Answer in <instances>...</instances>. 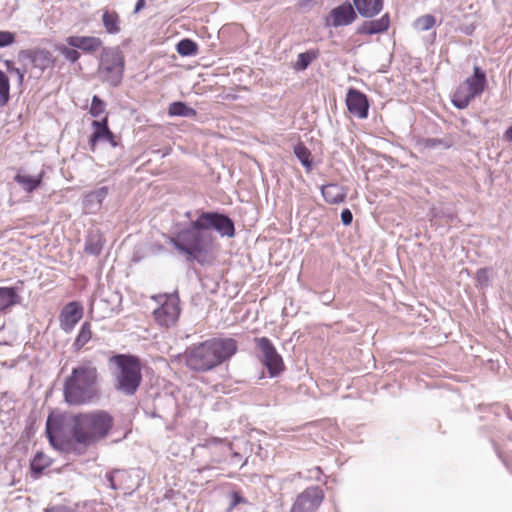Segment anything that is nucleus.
Segmentation results:
<instances>
[{
	"label": "nucleus",
	"instance_id": "f257e3e1",
	"mask_svg": "<svg viewBox=\"0 0 512 512\" xmlns=\"http://www.w3.org/2000/svg\"><path fill=\"white\" fill-rule=\"evenodd\" d=\"M213 232L222 238H233L236 235L234 220L222 211L199 210L194 220L179 228L169 238V243L187 261L205 266L213 262L218 247Z\"/></svg>",
	"mask_w": 512,
	"mask_h": 512
},
{
	"label": "nucleus",
	"instance_id": "f03ea898",
	"mask_svg": "<svg viewBox=\"0 0 512 512\" xmlns=\"http://www.w3.org/2000/svg\"><path fill=\"white\" fill-rule=\"evenodd\" d=\"M237 350L234 338L214 337L188 347L184 352L185 365L194 372H208L229 360Z\"/></svg>",
	"mask_w": 512,
	"mask_h": 512
},
{
	"label": "nucleus",
	"instance_id": "7ed1b4c3",
	"mask_svg": "<svg viewBox=\"0 0 512 512\" xmlns=\"http://www.w3.org/2000/svg\"><path fill=\"white\" fill-rule=\"evenodd\" d=\"M98 377V369L90 360L73 367L63 385L65 402L77 406L91 403L98 394Z\"/></svg>",
	"mask_w": 512,
	"mask_h": 512
},
{
	"label": "nucleus",
	"instance_id": "20e7f679",
	"mask_svg": "<svg viewBox=\"0 0 512 512\" xmlns=\"http://www.w3.org/2000/svg\"><path fill=\"white\" fill-rule=\"evenodd\" d=\"M114 425L113 416L106 410H94L74 414L71 436L74 441L90 446L106 438Z\"/></svg>",
	"mask_w": 512,
	"mask_h": 512
},
{
	"label": "nucleus",
	"instance_id": "39448f33",
	"mask_svg": "<svg viewBox=\"0 0 512 512\" xmlns=\"http://www.w3.org/2000/svg\"><path fill=\"white\" fill-rule=\"evenodd\" d=\"M109 365L115 366L112 372L114 388L126 395H134L142 382V366L138 356L128 353H117L109 358Z\"/></svg>",
	"mask_w": 512,
	"mask_h": 512
},
{
	"label": "nucleus",
	"instance_id": "423d86ee",
	"mask_svg": "<svg viewBox=\"0 0 512 512\" xmlns=\"http://www.w3.org/2000/svg\"><path fill=\"white\" fill-rule=\"evenodd\" d=\"M74 425V414L51 412L46 420L45 433L50 445L57 451L69 453L74 449L73 437L67 430Z\"/></svg>",
	"mask_w": 512,
	"mask_h": 512
},
{
	"label": "nucleus",
	"instance_id": "0eeeda50",
	"mask_svg": "<svg viewBox=\"0 0 512 512\" xmlns=\"http://www.w3.org/2000/svg\"><path fill=\"white\" fill-rule=\"evenodd\" d=\"M124 70L125 58L122 51L118 47H104L99 60L98 78L115 88L122 83Z\"/></svg>",
	"mask_w": 512,
	"mask_h": 512
},
{
	"label": "nucleus",
	"instance_id": "6e6552de",
	"mask_svg": "<svg viewBox=\"0 0 512 512\" xmlns=\"http://www.w3.org/2000/svg\"><path fill=\"white\" fill-rule=\"evenodd\" d=\"M486 72L479 66L473 67L471 76L460 84L451 96V103L457 109H465L470 102L480 96L487 87Z\"/></svg>",
	"mask_w": 512,
	"mask_h": 512
},
{
	"label": "nucleus",
	"instance_id": "1a4fd4ad",
	"mask_svg": "<svg viewBox=\"0 0 512 512\" xmlns=\"http://www.w3.org/2000/svg\"><path fill=\"white\" fill-rule=\"evenodd\" d=\"M254 342L255 348L260 352L259 360L267 369L270 378L278 377L285 370V365L273 342L265 336L256 337Z\"/></svg>",
	"mask_w": 512,
	"mask_h": 512
},
{
	"label": "nucleus",
	"instance_id": "9d476101",
	"mask_svg": "<svg viewBox=\"0 0 512 512\" xmlns=\"http://www.w3.org/2000/svg\"><path fill=\"white\" fill-rule=\"evenodd\" d=\"M160 305L153 311L154 320L162 327L169 328L176 324L181 314L178 292L159 295Z\"/></svg>",
	"mask_w": 512,
	"mask_h": 512
},
{
	"label": "nucleus",
	"instance_id": "9b49d317",
	"mask_svg": "<svg viewBox=\"0 0 512 512\" xmlns=\"http://www.w3.org/2000/svg\"><path fill=\"white\" fill-rule=\"evenodd\" d=\"M92 133L88 138V145L91 152L96 151L99 143H108L110 147L123 149L121 138L112 132L109 127L108 116H104L100 120H93L91 123Z\"/></svg>",
	"mask_w": 512,
	"mask_h": 512
},
{
	"label": "nucleus",
	"instance_id": "f8f14e48",
	"mask_svg": "<svg viewBox=\"0 0 512 512\" xmlns=\"http://www.w3.org/2000/svg\"><path fill=\"white\" fill-rule=\"evenodd\" d=\"M325 497L320 486H309L297 495L290 512H316Z\"/></svg>",
	"mask_w": 512,
	"mask_h": 512
},
{
	"label": "nucleus",
	"instance_id": "ddd939ff",
	"mask_svg": "<svg viewBox=\"0 0 512 512\" xmlns=\"http://www.w3.org/2000/svg\"><path fill=\"white\" fill-rule=\"evenodd\" d=\"M18 59L20 61L28 60L32 64L33 69L39 72V76L48 68L55 66V59L52 53L42 48L20 50L18 52Z\"/></svg>",
	"mask_w": 512,
	"mask_h": 512
},
{
	"label": "nucleus",
	"instance_id": "4468645a",
	"mask_svg": "<svg viewBox=\"0 0 512 512\" xmlns=\"http://www.w3.org/2000/svg\"><path fill=\"white\" fill-rule=\"evenodd\" d=\"M357 13L354 5L345 1L330 10L326 18V26L333 28L348 26L357 19Z\"/></svg>",
	"mask_w": 512,
	"mask_h": 512
},
{
	"label": "nucleus",
	"instance_id": "2eb2a0df",
	"mask_svg": "<svg viewBox=\"0 0 512 512\" xmlns=\"http://www.w3.org/2000/svg\"><path fill=\"white\" fill-rule=\"evenodd\" d=\"M84 308L79 301L68 302L60 311L59 325L63 332L71 333L82 319Z\"/></svg>",
	"mask_w": 512,
	"mask_h": 512
},
{
	"label": "nucleus",
	"instance_id": "dca6fc26",
	"mask_svg": "<svg viewBox=\"0 0 512 512\" xmlns=\"http://www.w3.org/2000/svg\"><path fill=\"white\" fill-rule=\"evenodd\" d=\"M346 106L350 114L366 119L369 114V100L366 94L355 88H349L346 94Z\"/></svg>",
	"mask_w": 512,
	"mask_h": 512
},
{
	"label": "nucleus",
	"instance_id": "f3484780",
	"mask_svg": "<svg viewBox=\"0 0 512 512\" xmlns=\"http://www.w3.org/2000/svg\"><path fill=\"white\" fill-rule=\"evenodd\" d=\"M109 189L107 186L99 187L86 193L82 200V209L85 214H96L100 211L103 201L107 197Z\"/></svg>",
	"mask_w": 512,
	"mask_h": 512
},
{
	"label": "nucleus",
	"instance_id": "a211bd4d",
	"mask_svg": "<svg viewBox=\"0 0 512 512\" xmlns=\"http://www.w3.org/2000/svg\"><path fill=\"white\" fill-rule=\"evenodd\" d=\"M66 43L75 49L85 53H93L102 46V40L95 36L72 35L66 38Z\"/></svg>",
	"mask_w": 512,
	"mask_h": 512
},
{
	"label": "nucleus",
	"instance_id": "6ab92c4d",
	"mask_svg": "<svg viewBox=\"0 0 512 512\" xmlns=\"http://www.w3.org/2000/svg\"><path fill=\"white\" fill-rule=\"evenodd\" d=\"M321 195L328 204L343 203L347 196V189L338 183L324 184L320 188Z\"/></svg>",
	"mask_w": 512,
	"mask_h": 512
},
{
	"label": "nucleus",
	"instance_id": "aec40b11",
	"mask_svg": "<svg viewBox=\"0 0 512 512\" xmlns=\"http://www.w3.org/2000/svg\"><path fill=\"white\" fill-rule=\"evenodd\" d=\"M390 25L389 15L386 13L379 19L365 21L357 28L358 34L375 35L386 32Z\"/></svg>",
	"mask_w": 512,
	"mask_h": 512
},
{
	"label": "nucleus",
	"instance_id": "412c9836",
	"mask_svg": "<svg viewBox=\"0 0 512 512\" xmlns=\"http://www.w3.org/2000/svg\"><path fill=\"white\" fill-rule=\"evenodd\" d=\"M353 5L361 17L373 18L383 9V0H353Z\"/></svg>",
	"mask_w": 512,
	"mask_h": 512
},
{
	"label": "nucleus",
	"instance_id": "4be33fe9",
	"mask_svg": "<svg viewBox=\"0 0 512 512\" xmlns=\"http://www.w3.org/2000/svg\"><path fill=\"white\" fill-rule=\"evenodd\" d=\"M105 239L99 230H90L85 237L84 252L88 255L98 256L103 250Z\"/></svg>",
	"mask_w": 512,
	"mask_h": 512
},
{
	"label": "nucleus",
	"instance_id": "5701e85b",
	"mask_svg": "<svg viewBox=\"0 0 512 512\" xmlns=\"http://www.w3.org/2000/svg\"><path fill=\"white\" fill-rule=\"evenodd\" d=\"M22 297L15 286L0 287V312H3L15 305L20 304Z\"/></svg>",
	"mask_w": 512,
	"mask_h": 512
},
{
	"label": "nucleus",
	"instance_id": "b1692460",
	"mask_svg": "<svg viewBox=\"0 0 512 512\" xmlns=\"http://www.w3.org/2000/svg\"><path fill=\"white\" fill-rule=\"evenodd\" d=\"M44 174V171H41L36 176L18 173L15 175L14 181L18 183L26 193H32L40 187Z\"/></svg>",
	"mask_w": 512,
	"mask_h": 512
},
{
	"label": "nucleus",
	"instance_id": "393cba45",
	"mask_svg": "<svg viewBox=\"0 0 512 512\" xmlns=\"http://www.w3.org/2000/svg\"><path fill=\"white\" fill-rule=\"evenodd\" d=\"M51 465V459L42 451H37L30 461V472L33 479H38L46 468Z\"/></svg>",
	"mask_w": 512,
	"mask_h": 512
},
{
	"label": "nucleus",
	"instance_id": "a878e982",
	"mask_svg": "<svg viewBox=\"0 0 512 512\" xmlns=\"http://www.w3.org/2000/svg\"><path fill=\"white\" fill-rule=\"evenodd\" d=\"M168 115L171 117L194 118L197 115V111L188 106L184 101H174L168 106Z\"/></svg>",
	"mask_w": 512,
	"mask_h": 512
},
{
	"label": "nucleus",
	"instance_id": "bb28decb",
	"mask_svg": "<svg viewBox=\"0 0 512 512\" xmlns=\"http://www.w3.org/2000/svg\"><path fill=\"white\" fill-rule=\"evenodd\" d=\"M102 23L108 34L116 35L120 33V18L116 11L105 10L102 14Z\"/></svg>",
	"mask_w": 512,
	"mask_h": 512
},
{
	"label": "nucleus",
	"instance_id": "cd10ccee",
	"mask_svg": "<svg viewBox=\"0 0 512 512\" xmlns=\"http://www.w3.org/2000/svg\"><path fill=\"white\" fill-rule=\"evenodd\" d=\"M293 153L305 168V170L310 172L313 168V159L311 151L307 148V146L303 142H299L294 145Z\"/></svg>",
	"mask_w": 512,
	"mask_h": 512
},
{
	"label": "nucleus",
	"instance_id": "c85d7f7f",
	"mask_svg": "<svg viewBox=\"0 0 512 512\" xmlns=\"http://www.w3.org/2000/svg\"><path fill=\"white\" fill-rule=\"evenodd\" d=\"M92 338L91 324L89 322L82 323L79 332L72 344L75 352L80 351Z\"/></svg>",
	"mask_w": 512,
	"mask_h": 512
},
{
	"label": "nucleus",
	"instance_id": "c756f323",
	"mask_svg": "<svg viewBox=\"0 0 512 512\" xmlns=\"http://www.w3.org/2000/svg\"><path fill=\"white\" fill-rule=\"evenodd\" d=\"M318 56V49H309L305 52L299 53L297 56V61L294 65V69L296 71L306 70L311 65V63L318 58Z\"/></svg>",
	"mask_w": 512,
	"mask_h": 512
},
{
	"label": "nucleus",
	"instance_id": "7c9ffc66",
	"mask_svg": "<svg viewBox=\"0 0 512 512\" xmlns=\"http://www.w3.org/2000/svg\"><path fill=\"white\" fill-rule=\"evenodd\" d=\"M176 51L183 57L194 56L198 53V44L190 38H184L177 43Z\"/></svg>",
	"mask_w": 512,
	"mask_h": 512
},
{
	"label": "nucleus",
	"instance_id": "2f4dec72",
	"mask_svg": "<svg viewBox=\"0 0 512 512\" xmlns=\"http://www.w3.org/2000/svg\"><path fill=\"white\" fill-rule=\"evenodd\" d=\"M10 100L9 77L0 70V106H5Z\"/></svg>",
	"mask_w": 512,
	"mask_h": 512
},
{
	"label": "nucleus",
	"instance_id": "473e14b6",
	"mask_svg": "<svg viewBox=\"0 0 512 512\" xmlns=\"http://www.w3.org/2000/svg\"><path fill=\"white\" fill-rule=\"evenodd\" d=\"M55 50L58 51L61 55H63L64 58L70 63L77 62L81 56L77 49L70 47L67 43L56 44Z\"/></svg>",
	"mask_w": 512,
	"mask_h": 512
},
{
	"label": "nucleus",
	"instance_id": "72a5a7b5",
	"mask_svg": "<svg viewBox=\"0 0 512 512\" xmlns=\"http://www.w3.org/2000/svg\"><path fill=\"white\" fill-rule=\"evenodd\" d=\"M106 110V103L105 101L99 97L98 95H93L91 99V104L89 108V114L97 118L101 116Z\"/></svg>",
	"mask_w": 512,
	"mask_h": 512
},
{
	"label": "nucleus",
	"instance_id": "f704fd0d",
	"mask_svg": "<svg viewBox=\"0 0 512 512\" xmlns=\"http://www.w3.org/2000/svg\"><path fill=\"white\" fill-rule=\"evenodd\" d=\"M435 17L431 14L423 15L414 22V27L419 31H428L435 25Z\"/></svg>",
	"mask_w": 512,
	"mask_h": 512
},
{
	"label": "nucleus",
	"instance_id": "c9c22d12",
	"mask_svg": "<svg viewBox=\"0 0 512 512\" xmlns=\"http://www.w3.org/2000/svg\"><path fill=\"white\" fill-rule=\"evenodd\" d=\"M490 270L491 268L482 267L476 271L475 280L477 286L481 288H486L490 285Z\"/></svg>",
	"mask_w": 512,
	"mask_h": 512
},
{
	"label": "nucleus",
	"instance_id": "e433bc0d",
	"mask_svg": "<svg viewBox=\"0 0 512 512\" xmlns=\"http://www.w3.org/2000/svg\"><path fill=\"white\" fill-rule=\"evenodd\" d=\"M3 64L8 73L16 74L18 85L21 86L24 82V77H25L27 70L26 69L22 70V69L16 67L14 61H12V60H4Z\"/></svg>",
	"mask_w": 512,
	"mask_h": 512
},
{
	"label": "nucleus",
	"instance_id": "4c0bfd02",
	"mask_svg": "<svg viewBox=\"0 0 512 512\" xmlns=\"http://www.w3.org/2000/svg\"><path fill=\"white\" fill-rule=\"evenodd\" d=\"M297 476H298V478L321 481V477L323 476V471H322L321 467L316 466L312 469L307 470L306 472H299L297 474Z\"/></svg>",
	"mask_w": 512,
	"mask_h": 512
},
{
	"label": "nucleus",
	"instance_id": "58836bf2",
	"mask_svg": "<svg viewBox=\"0 0 512 512\" xmlns=\"http://www.w3.org/2000/svg\"><path fill=\"white\" fill-rule=\"evenodd\" d=\"M490 412L496 417L506 416L512 422V411L505 405L493 404L490 406Z\"/></svg>",
	"mask_w": 512,
	"mask_h": 512
},
{
	"label": "nucleus",
	"instance_id": "ea45409f",
	"mask_svg": "<svg viewBox=\"0 0 512 512\" xmlns=\"http://www.w3.org/2000/svg\"><path fill=\"white\" fill-rule=\"evenodd\" d=\"M16 41V34L7 30H0V48L9 47Z\"/></svg>",
	"mask_w": 512,
	"mask_h": 512
},
{
	"label": "nucleus",
	"instance_id": "a19ab883",
	"mask_svg": "<svg viewBox=\"0 0 512 512\" xmlns=\"http://www.w3.org/2000/svg\"><path fill=\"white\" fill-rule=\"evenodd\" d=\"M230 502L228 510L231 511L235 507H237L239 504H246L248 503V500L243 497L240 491L234 490L229 494Z\"/></svg>",
	"mask_w": 512,
	"mask_h": 512
},
{
	"label": "nucleus",
	"instance_id": "79ce46f5",
	"mask_svg": "<svg viewBox=\"0 0 512 512\" xmlns=\"http://www.w3.org/2000/svg\"><path fill=\"white\" fill-rule=\"evenodd\" d=\"M340 218L344 226H349L353 221V214L350 209L345 208L341 211Z\"/></svg>",
	"mask_w": 512,
	"mask_h": 512
},
{
	"label": "nucleus",
	"instance_id": "37998d69",
	"mask_svg": "<svg viewBox=\"0 0 512 512\" xmlns=\"http://www.w3.org/2000/svg\"><path fill=\"white\" fill-rule=\"evenodd\" d=\"M228 449H229V450H230V452H231V460H230V463H231L232 465H237V464H239V463L242 461V458H243V457H242V455H241L239 452H237V451H234V450H233V445H232L231 443L228 445Z\"/></svg>",
	"mask_w": 512,
	"mask_h": 512
},
{
	"label": "nucleus",
	"instance_id": "c03bdc74",
	"mask_svg": "<svg viewBox=\"0 0 512 512\" xmlns=\"http://www.w3.org/2000/svg\"><path fill=\"white\" fill-rule=\"evenodd\" d=\"M45 512H76V511L69 507H66L64 505H58V506H53V507L47 508L45 510Z\"/></svg>",
	"mask_w": 512,
	"mask_h": 512
},
{
	"label": "nucleus",
	"instance_id": "a18cd8bd",
	"mask_svg": "<svg viewBox=\"0 0 512 512\" xmlns=\"http://www.w3.org/2000/svg\"><path fill=\"white\" fill-rule=\"evenodd\" d=\"M105 478H106V481L108 483V486L113 489V490H116L117 489V486L115 484V480H114V474L113 473H107L105 475Z\"/></svg>",
	"mask_w": 512,
	"mask_h": 512
},
{
	"label": "nucleus",
	"instance_id": "49530a36",
	"mask_svg": "<svg viewBox=\"0 0 512 512\" xmlns=\"http://www.w3.org/2000/svg\"><path fill=\"white\" fill-rule=\"evenodd\" d=\"M146 5V0H137L135 7H134V13L140 12Z\"/></svg>",
	"mask_w": 512,
	"mask_h": 512
},
{
	"label": "nucleus",
	"instance_id": "de8ad7c7",
	"mask_svg": "<svg viewBox=\"0 0 512 512\" xmlns=\"http://www.w3.org/2000/svg\"><path fill=\"white\" fill-rule=\"evenodd\" d=\"M504 139L506 141L512 142V124L505 130Z\"/></svg>",
	"mask_w": 512,
	"mask_h": 512
},
{
	"label": "nucleus",
	"instance_id": "09e8293b",
	"mask_svg": "<svg viewBox=\"0 0 512 512\" xmlns=\"http://www.w3.org/2000/svg\"><path fill=\"white\" fill-rule=\"evenodd\" d=\"M440 142H441V140H440V139L430 138V139H427V146H428V147H431V148H434V147H436Z\"/></svg>",
	"mask_w": 512,
	"mask_h": 512
},
{
	"label": "nucleus",
	"instance_id": "8fccbe9b",
	"mask_svg": "<svg viewBox=\"0 0 512 512\" xmlns=\"http://www.w3.org/2000/svg\"><path fill=\"white\" fill-rule=\"evenodd\" d=\"M492 444H493V447H494V450H495L496 454L498 455L499 458H501L500 452H499L496 444L493 441H492Z\"/></svg>",
	"mask_w": 512,
	"mask_h": 512
},
{
	"label": "nucleus",
	"instance_id": "3c124183",
	"mask_svg": "<svg viewBox=\"0 0 512 512\" xmlns=\"http://www.w3.org/2000/svg\"><path fill=\"white\" fill-rule=\"evenodd\" d=\"M185 217L190 218V217H191V212H190V211H187V212L185 213Z\"/></svg>",
	"mask_w": 512,
	"mask_h": 512
},
{
	"label": "nucleus",
	"instance_id": "603ef678",
	"mask_svg": "<svg viewBox=\"0 0 512 512\" xmlns=\"http://www.w3.org/2000/svg\"><path fill=\"white\" fill-rule=\"evenodd\" d=\"M264 378V372L262 371L260 376L258 377L259 380L263 379Z\"/></svg>",
	"mask_w": 512,
	"mask_h": 512
},
{
	"label": "nucleus",
	"instance_id": "864d4df0",
	"mask_svg": "<svg viewBox=\"0 0 512 512\" xmlns=\"http://www.w3.org/2000/svg\"><path fill=\"white\" fill-rule=\"evenodd\" d=\"M151 416L154 417V418L158 417V415L155 412H152Z\"/></svg>",
	"mask_w": 512,
	"mask_h": 512
},
{
	"label": "nucleus",
	"instance_id": "5fc2aeb1",
	"mask_svg": "<svg viewBox=\"0 0 512 512\" xmlns=\"http://www.w3.org/2000/svg\"><path fill=\"white\" fill-rule=\"evenodd\" d=\"M247 463V460L243 461L240 465V467H243Z\"/></svg>",
	"mask_w": 512,
	"mask_h": 512
},
{
	"label": "nucleus",
	"instance_id": "6e6d98bb",
	"mask_svg": "<svg viewBox=\"0 0 512 512\" xmlns=\"http://www.w3.org/2000/svg\"><path fill=\"white\" fill-rule=\"evenodd\" d=\"M509 438L512 440V434L509 436Z\"/></svg>",
	"mask_w": 512,
	"mask_h": 512
}]
</instances>
